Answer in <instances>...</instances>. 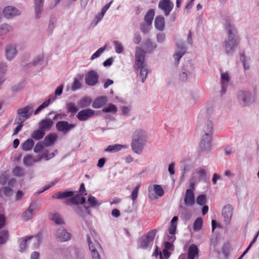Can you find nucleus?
<instances>
[{
	"instance_id": "f257e3e1",
	"label": "nucleus",
	"mask_w": 259,
	"mask_h": 259,
	"mask_svg": "<svg viewBox=\"0 0 259 259\" xmlns=\"http://www.w3.org/2000/svg\"><path fill=\"white\" fill-rule=\"evenodd\" d=\"M212 129V123L208 119L202 121L198 126L202 135V138L200 143V147L205 150H208L211 148V141Z\"/></svg>"
},
{
	"instance_id": "f03ea898",
	"label": "nucleus",
	"mask_w": 259,
	"mask_h": 259,
	"mask_svg": "<svg viewBox=\"0 0 259 259\" xmlns=\"http://www.w3.org/2000/svg\"><path fill=\"white\" fill-rule=\"evenodd\" d=\"M225 25L228 31V39L225 41L224 47L226 54L232 55L238 45L239 39L236 35V29L231 25L229 20L226 21Z\"/></svg>"
},
{
	"instance_id": "7ed1b4c3",
	"label": "nucleus",
	"mask_w": 259,
	"mask_h": 259,
	"mask_svg": "<svg viewBox=\"0 0 259 259\" xmlns=\"http://www.w3.org/2000/svg\"><path fill=\"white\" fill-rule=\"evenodd\" d=\"M157 231L154 229L149 231L146 236H142L138 241L139 247L146 249L153 243Z\"/></svg>"
},
{
	"instance_id": "20e7f679",
	"label": "nucleus",
	"mask_w": 259,
	"mask_h": 259,
	"mask_svg": "<svg viewBox=\"0 0 259 259\" xmlns=\"http://www.w3.org/2000/svg\"><path fill=\"white\" fill-rule=\"evenodd\" d=\"M87 241L89 244V249L91 252L93 259H101L99 251L102 250L101 245L97 241L92 242L89 235L87 236Z\"/></svg>"
},
{
	"instance_id": "39448f33",
	"label": "nucleus",
	"mask_w": 259,
	"mask_h": 259,
	"mask_svg": "<svg viewBox=\"0 0 259 259\" xmlns=\"http://www.w3.org/2000/svg\"><path fill=\"white\" fill-rule=\"evenodd\" d=\"M32 109V107L27 106L23 108L18 109L17 114L18 116L16 118L17 123H23V122L27 119L31 115L30 111Z\"/></svg>"
},
{
	"instance_id": "423d86ee",
	"label": "nucleus",
	"mask_w": 259,
	"mask_h": 259,
	"mask_svg": "<svg viewBox=\"0 0 259 259\" xmlns=\"http://www.w3.org/2000/svg\"><path fill=\"white\" fill-rule=\"evenodd\" d=\"M145 56V52L144 51L139 47H137L135 53V63L138 69H139L141 67L146 66L144 64Z\"/></svg>"
},
{
	"instance_id": "0eeeda50",
	"label": "nucleus",
	"mask_w": 259,
	"mask_h": 259,
	"mask_svg": "<svg viewBox=\"0 0 259 259\" xmlns=\"http://www.w3.org/2000/svg\"><path fill=\"white\" fill-rule=\"evenodd\" d=\"M75 126L74 124H70L67 121H59L57 122L56 127L58 132L64 134L68 133Z\"/></svg>"
},
{
	"instance_id": "6e6552de",
	"label": "nucleus",
	"mask_w": 259,
	"mask_h": 259,
	"mask_svg": "<svg viewBox=\"0 0 259 259\" xmlns=\"http://www.w3.org/2000/svg\"><path fill=\"white\" fill-rule=\"evenodd\" d=\"M158 7L164 12V15L167 16L169 15L174 8V4L170 0H160L158 4Z\"/></svg>"
},
{
	"instance_id": "1a4fd4ad",
	"label": "nucleus",
	"mask_w": 259,
	"mask_h": 259,
	"mask_svg": "<svg viewBox=\"0 0 259 259\" xmlns=\"http://www.w3.org/2000/svg\"><path fill=\"white\" fill-rule=\"evenodd\" d=\"M99 75L97 73L93 70L90 71L85 75V83L90 86L96 85L98 82Z\"/></svg>"
},
{
	"instance_id": "9d476101",
	"label": "nucleus",
	"mask_w": 259,
	"mask_h": 259,
	"mask_svg": "<svg viewBox=\"0 0 259 259\" xmlns=\"http://www.w3.org/2000/svg\"><path fill=\"white\" fill-rule=\"evenodd\" d=\"M141 140L140 141H137L136 139H134L132 140L131 143L133 151L138 154H140L142 152L146 143V141H144L143 139L142 138Z\"/></svg>"
},
{
	"instance_id": "9b49d317",
	"label": "nucleus",
	"mask_w": 259,
	"mask_h": 259,
	"mask_svg": "<svg viewBox=\"0 0 259 259\" xmlns=\"http://www.w3.org/2000/svg\"><path fill=\"white\" fill-rule=\"evenodd\" d=\"M85 202V198L82 196V194H78L65 200V204L70 205V204L78 205V204H83Z\"/></svg>"
},
{
	"instance_id": "f8f14e48",
	"label": "nucleus",
	"mask_w": 259,
	"mask_h": 259,
	"mask_svg": "<svg viewBox=\"0 0 259 259\" xmlns=\"http://www.w3.org/2000/svg\"><path fill=\"white\" fill-rule=\"evenodd\" d=\"M95 114V111L94 110L87 109L79 111L77 115V117L80 121H85L93 116Z\"/></svg>"
},
{
	"instance_id": "ddd939ff",
	"label": "nucleus",
	"mask_w": 259,
	"mask_h": 259,
	"mask_svg": "<svg viewBox=\"0 0 259 259\" xmlns=\"http://www.w3.org/2000/svg\"><path fill=\"white\" fill-rule=\"evenodd\" d=\"M178 220V217H174L170 222V226L169 227L168 232L169 235H168V239L170 241H172L175 239V232L177 229V222Z\"/></svg>"
},
{
	"instance_id": "4468645a",
	"label": "nucleus",
	"mask_w": 259,
	"mask_h": 259,
	"mask_svg": "<svg viewBox=\"0 0 259 259\" xmlns=\"http://www.w3.org/2000/svg\"><path fill=\"white\" fill-rule=\"evenodd\" d=\"M233 209L232 206L230 205L225 206L223 209L222 215L224 218V221L227 225L229 224L231 220Z\"/></svg>"
},
{
	"instance_id": "2eb2a0df",
	"label": "nucleus",
	"mask_w": 259,
	"mask_h": 259,
	"mask_svg": "<svg viewBox=\"0 0 259 259\" xmlns=\"http://www.w3.org/2000/svg\"><path fill=\"white\" fill-rule=\"evenodd\" d=\"M3 14L5 17L10 18L14 16L19 15L20 12L16 8L12 6H7L3 10Z\"/></svg>"
},
{
	"instance_id": "dca6fc26",
	"label": "nucleus",
	"mask_w": 259,
	"mask_h": 259,
	"mask_svg": "<svg viewBox=\"0 0 259 259\" xmlns=\"http://www.w3.org/2000/svg\"><path fill=\"white\" fill-rule=\"evenodd\" d=\"M53 125V121L50 118L43 119L38 123L39 128L44 132L50 131Z\"/></svg>"
},
{
	"instance_id": "f3484780",
	"label": "nucleus",
	"mask_w": 259,
	"mask_h": 259,
	"mask_svg": "<svg viewBox=\"0 0 259 259\" xmlns=\"http://www.w3.org/2000/svg\"><path fill=\"white\" fill-rule=\"evenodd\" d=\"M184 201L185 205L187 206H192L194 204V194L192 189H189L186 190Z\"/></svg>"
},
{
	"instance_id": "a211bd4d",
	"label": "nucleus",
	"mask_w": 259,
	"mask_h": 259,
	"mask_svg": "<svg viewBox=\"0 0 259 259\" xmlns=\"http://www.w3.org/2000/svg\"><path fill=\"white\" fill-rule=\"evenodd\" d=\"M56 236L60 241H66L70 238L71 235L63 228L61 227L56 232Z\"/></svg>"
},
{
	"instance_id": "6ab92c4d",
	"label": "nucleus",
	"mask_w": 259,
	"mask_h": 259,
	"mask_svg": "<svg viewBox=\"0 0 259 259\" xmlns=\"http://www.w3.org/2000/svg\"><path fill=\"white\" fill-rule=\"evenodd\" d=\"M186 48L182 44L177 45V51L174 55V58L176 60V66H178L179 61L186 52Z\"/></svg>"
},
{
	"instance_id": "aec40b11",
	"label": "nucleus",
	"mask_w": 259,
	"mask_h": 259,
	"mask_svg": "<svg viewBox=\"0 0 259 259\" xmlns=\"http://www.w3.org/2000/svg\"><path fill=\"white\" fill-rule=\"evenodd\" d=\"M251 95L248 91H240L238 93V99L242 101L241 103L243 106L247 105L250 102Z\"/></svg>"
},
{
	"instance_id": "412c9836",
	"label": "nucleus",
	"mask_w": 259,
	"mask_h": 259,
	"mask_svg": "<svg viewBox=\"0 0 259 259\" xmlns=\"http://www.w3.org/2000/svg\"><path fill=\"white\" fill-rule=\"evenodd\" d=\"M154 25L156 29L162 31L165 27L164 18L161 15L156 16L154 21Z\"/></svg>"
},
{
	"instance_id": "4be33fe9",
	"label": "nucleus",
	"mask_w": 259,
	"mask_h": 259,
	"mask_svg": "<svg viewBox=\"0 0 259 259\" xmlns=\"http://www.w3.org/2000/svg\"><path fill=\"white\" fill-rule=\"evenodd\" d=\"M32 238H35L37 242L38 245H39L40 242V236L39 234H37L35 236H31L25 237L24 239L22 238L23 240L20 244V251H23L25 249L27 245V241Z\"/></svg>"
},
{
	"instance_id": "5701e85b",
	"label": "nucleus",
	"mask_w": 259,
	"mask_h": 259,
	"mask_svg": "<svg viewBox=\"0 0 259 259\" xmlns=\"http://www.w3.org/2000/svg\"><path fill=\"white\" fill-rule=\"evenodd\" d=\"M143 139L144 141L147 142V136L145 132L142 130H137L133 134L132 140L136 139L137 141H140L141 139Z\"/></svg>"
},
{
	"instance_id": "b1692460",
	"label": "nucleus",
	"mask_w": 259,
	"mask_h": 259,
	"mask_svg": "<svg viewBox=\"0 0 259 259\" xmlns=\"http://www.w3.org/2000/svg\"><path fill=\"white\" fill-rule=\"evenodd\" d=\"M198 248L196 244H191L188 249V259H194L195 257L198 255Z\"/></svg>"
},
{
	"instance_id": "393cba45",
	"label": "nucleus",
	"mask_w": 259,
	"mask_h": 259,
	"mask_svg": "<svg viewBox=\"0 0 259 259\" xmlns=\"http://www.w3.org/2000/svg\"><path fill=\"white\" fill-rule=\"evenodd\" d=\"M57 139V136L56 134L52 133L47 136L44 140V144L48 147L53 144Z\"/></svg>"
},
{
	"instance_id": "a878e982",
	"label": "nucleus",
	"mask_w": 259,
	"mask_h": 259,
	"mask_svg": "<svg viewBox=\"0 0 259 259\" xmlns=\"http://www.w3.org/2000/svg\"><path fill=\"white\" fill-rule=\"evenodd\" d=\"M73 192L72 191H65V192H58L52 195V198L54 199H61L66 198L72 196Z\"/></svg>"
},
{
	"instance_id": "bb28decb",
	"label": "nucleus",
	"mask_w": 259,
	"mask_h": 259,
	"mask_svg": "<svg viewBox=\"0 0 259 259\" xmlns=\"http://www.w3.org/2000/svg\"><path fill=\"white\" fill-rule=\"evenodd\" d=\"M17 51L15 47L9 45L6 49V56L7 59L11 60L14 58L16 55Z\"/></svg>"
},
{
	"instance_id": "cd10ccee",
	"label": "nucleus",
	"mask_w": 259,
	"mask_h": 259,
	"mask_svg": "<svg viewBox=\"0 0 259 259\" xmlns=\"http://www.w3.org/2000/svg\"><path fill=\"white\" fill-rule=\"evenodd\" d=\"M155 16L154 9H150L144 17V21L147 26H151Z\"/></svg>"
},
{
	"instance_id": "c85d7f7f",
	"label": "nucleus",
	"mask_w": 259,
	"mask_h": 259,
	"mask_svg": "<svg viewBox=\"0 0 259 259\" xmlns=\"http://www.w3.org/2000/svg\"><path fill=\"white\" fill-rule=\"evenodd\" d=\"M107 102V98L105 97H101L94 100L92 106L95 109L102 107Z\"/></svg>"
},
{
	"instance_id": "c756f323",
	"label": "nucleus",
	"mask_w": 259,
	"mask_h": 259,
	"mask_svg": "<svg viewBox=\"0 0 259 259\" xmlns=\"http://www.w3.org/2000/svg\"><path fill=\"white\" fill-rule=\"evenodd\" d=\"M41 159V157L34 159L31 155H27L23 158V163L25 165L29 166L32 165L34 162L39 161Z\"/></svg>"
},
{
	"instance_id": "7c9ffc66",
	"label": "nucleus",
	"mask_w": 259,
	"mask_h": 259,
	"mask_svg": "<svg viewBox=\"0 0 259 259\" xmlns=\"http://www.w3.org/2000/svg\"><path fill=\"white\" fill-rule=\"evenodd\" d=\"M127 147L126 145H120V144H115L113 145H109L105 149V151L114 153L117 152L122 148H126Z\"/></svg>"
},
{
	"instance_id": "2f4dec72",
	"label": "nucleus",
	"mask_w": 259,
	"mask_h": 259,
	"mask_svg": "<svg viewBox=\"0 0 259 259\" xmlns=\"http://www.w3.org/2000/svg\"><path fill=\"white\" fill-rule=\"evenodd\" d=\"M44 0H35V12L36 18L40 17V14L42 10Z\"/></svg>"
},
{
	"instance_id": "473e14b6",
	"label": "nucleus",
	"mask_w": 259,
	"mask_h": 259,
	"mask_svg": "<svg viewBox=\"0 0 259 259\" xmlns=\"http://www.w3.org/2000/svg\"><path fill=\"white\" fill-rule=\"evenodd\" d=\"M230 78L227 73H221L222 91L225 93L226 90L227 84L229 82Z\"/></svg>"
},
{
	"instance_id": "72a5a7b5",
	"label": "nucleus",
	"mask_w": 259,
	"mask_h": 259,
	"mask_svg": "<svg viewBox=\"0 0 259 259\" xmlns=\"http://www.w3.org/2000/svg\"><path fill=\"white\" fill-rule=\"evenodd\" d=\"M194 69V67L191 64L190 62H188L186 66H184V70L185 71L183 72L181 75L180 77L181 79L183 81H185L187 79V73L186 72H191Z\"/></svg>"
},
{
	"instance_id": "f704fd0d",
	"label": "nucleus",
	"mask_w": 259,
	"mask_h": 259,
	"mask_svg": "<svg viewBox=\"0 0 259 259\" xmlns=\"http://www.w3.org/2000/svg\"><path fill=\"white\" fill-rule=\"evenodd\" d=\"M33 208H32L31 204L28 208L26 209L22 214V218L24 221H28L32 218V212Z\"/></svg>"
},
{
	"instance_id": "c9c22d12",
	"label": "nucleus",
	"mask_w": 259,
	"mask_h": 259,
	"mask_svg": "<svg viewBox=\"0 0 259 259\" xmlns=\"http://www.w3.org/2000/svg\"><path fill=\"white\" fill-rule=\"evenodd\" d=\"M34 143L32 139H28L21 144V147L23 151H27L31 150L34 146Z\"/></svg>"
},
{
	"instance_id": "e433bc0d",
	"label": "nucleus",
	"mask_w": 259,
	"mask_h": 259,
	"mask_svg": "<svg viewBox=\"0 0 259 259\" xmlns=\"http://www.w3.org/2000/svg\"><path fill=\"white\" fill-rule=\"evenodd\" d=\"M45 135V132L39 128V130L34 131L31 134V137L32 139L35 140H39L43 138Z\"/></svg>"
},
{
	"instance_id": "4c0bfd02",
	"label": "nucleus",
	"mask_w": 259,
	"mask_h": 259,
	"mask_svg": "<svg viewBox=\"0 0 259 259\" xmlns=\"http://www.w3.org/2000/svg\"><path fill=\"white\" fill-rule=\"evenodd\" d=\"M117 111V109L116 105L111 103L108 104L107 106L104 107L102 109V111L105 113H115Z\"/></svg>"
},
{
	"instance_id": "58836bf2",
	"label": "nucleus",
	"mask_w": 259,
	"mask_h": 259,
	"mask_svg": "<svg viewBox=\"0 0 259 259\" xmlns=\"http://www.w3.org/2000/svg\"><path fill=\"white\" fill-rule=\"evenodd\" d=\"M12 174L16 177H22L24 175V170L20 166H16L12 170Z\"/></svg>"
},
{
	"instance_id": "ea45409f",
	"label": "nucleus",
	"mask_w": 259,
	"mask_h": 259,
	"mask_svg": "<svg viewBox=\"0 0 259 259\" xmlns=\"http://www.w3.org/2000/svg\"><path fill=\"white\" fill-rule=\"evenodd\" d=\"M9 237V232L7 230H3L0 231V244L5 243Z\"/></svg>"
},
{
	"instance_id": "a19ab883",
	"label": "nucleus",
	"mask_w": 259,
	"mask_h": 259,
	"mask_svg": "<svg viewBox=\"0 0 259 259\" xmlns=\"http://www.w3.org/2000/svg\"><path fill=\"white\" fill-rule=\"evenodd\" d=\"M92 102L91 98L84 97L82 98L79 102V105L81 108H85L89 106Z\"/></svg>"
},
{
	"instance_id": "79ce46f5",
	"label": "nucleus",
	"mask_w": 259,
	"mask_h": 259,
	"mask_svg": "<svg viewBox=\"0 0 259 259\" xmlns=\"http://www.w3.org/2000/svg\"><path fill=\"white\" fill-rule=\"evenodd\" d=\"M51 99L49 98L48 100L44 102L34 111V114L35 115L37 114L41 110L48 107L50 104Z\"/></svg>"
},
{
	"instance_id": "37998d69",
	"label": "nucleus",
	"mask_w": 259,
	"mask_h": 259,
	"mask_svg": "<svg viewBox=\"0 0 259 259\" xmlns=\"http://www.w3.org/2000/svg\"><path fill=\"white\" fill-rule=\"evenodd\" d=\"M12 27L7 24H4L0 26V35L6 34L11 31H12Z\"/></svg>"
},
{
	"instance_id": "c03bdc74",
	"label": "nucleus",
	"mask_w": 259,
	"mask_h": 259,
	"mask_svg": "<svg viewBox=\"0 0 259 259\" xmlns=\"http://www.w3.org/2000/svg\"><path fill=\"white\" fill-rule=\"evenodd\" d=\"M203 220L201 218H198L194 223L193 229L195 231L200 230L202 226Z\"/></svg>"
},
{
	"instance_id": "a18cd8bd",
	"label": "nucleus",
	"mask_w": 259,
	"mask_h": 259,
	"mask_svg": "<svg viewBox=\"0 0 259 259\" xmlns=\"http://www.w3.org/2000/svg\"><path fill=\"white\" fill-rule=\"evenodd\" d=\"M51 219L57 224H61L63 223V221L61 218L60 215L57 213H52L50 215Z\"/></svg>"
},
{
	"instance_id": "49530a36",
	"label": "nucleus",
	"mask_w": 259,
	"mask_h": 259,
	"mask_svg": "<svg viewBox=\"0 0 259 259\" xmlns=\"http://www.w3.org/2000/svg\"><path fill=\"white\" fill-rule=\"evenodd\" d=\"M140 69H141L140 75L142 78V82H144L146 79L148 70L146 66L141 67Z\"/></svg>"
},
{
	"instance_id": "de8ad7c7",
	"label": "nucleus",
	"mask_w": 259,
	"mask_h": 259,
	"mask_svg": "<svg viewBox=\"0 0 259 259\" xmlns=\"http://www.w3.org/2000/svg\"><path fill=\"white\" fill-rule=\"evenodd\" d=\"M66 107L68 111L73 114L76 113L78 110V109L76 105L71 102L68 103Z\"/></svg>"
},
{
	"instance_id": "09e8293b",
	"label": "nucleus",
	"mask_w": 259,
	"mask_h": 259,
	"mask_svg": "<svg viewBox=\"0 0 259 259\" xmlns=\"http://www.w3.org/2000/svg\"><path fill=\"white\" fill-rule=\"evenodd\" d=\"M154 190L158 196L161 197L164 194V191L160 185H153Z\"/></svg>"
},
{
	"instance_id": "8fccbe9b",
	"label": "nucleus",
	"mask_w": 259,
	"mask_h": 259,
	"mask_svg": "<svg viewBox=\"0 0 259 259\" xmlns=\"http://www.w3.org/2000/svg\"><path fill=\"white\" fill-rule=\"evenodd\" d=\"M13 190L8 187H4L0 189V193L9 196L12 194Z\"/></svg>"
},
{
	"instance_id": "3c124183",
	"label": "nucleus",
	"mask_w": 259,
	"mask_h": 259,
	"mask_svg": "<svg viewBox=\"0 0 259 259\" xmlns=\"http://www.w3.org/2000/svg\"><path fill=\"white\" fill-rule=\"evenodd\" d=\"M7 66L4 64H0V85L4 82V75L6 71Z\"/></svg>"
},
{
	"instance_id": "603ef678",
	"label": "nucleus",
	"mask_w": 259,
	"mask_h": 259,
	"mask_svg": "<svg viewBox=\"0 0 259 259\" xmlns=\"http://www.w3.org/2000/svg\"><path fill=\"white\" fill-rule=\"evenodd\" d=\"M140 184H138L133 190L132 191V194L131 195V199L134 202L138 197V192L139 189L140 188Z\"/></svg>"
},
{
	"instance_id": "864d4df0",
	"label": "nucleus",
	"mask_w": 259,
	"mask_h": 259,
	"mask_svg": "<svg viewBox=\"0 0 259 259\" xmlns=\"http://www.w3.org/2000/svg\"><path fill=\"white\" fill-rule=\"evenodd\" d=\"M196 202L200 205H204L206 202L205 195H201L198 196L196 198Z\"/></svg>"
},
{
	"instance_id": "5fc2aeb1",
	"label": "nucleus",
	"mask_w": 259,
	"mask_h": 259,
	"mask_svg": "<svg viewBox=\"0 0 259 259\" xmlns=\"http://www.w3.org/2000/svg\"><path fill=\"white\" fill-rule=\"evenodd\" d=\"M113 44L115 45V50L118 54L121 53L123 51V47L120 43L117 41H114Z\"/></svg>"
},
{
	"instance_id": "6e6d98bb",
	"label": "nucleus",
	"mask_w": 259,
	"mask_h": 259,
	"mask_svg": "<svg viewBox=\"0 0 259 259\" xmlns=\"http://www.w3.org/2000/svg\"><path fill=\"white\" fill-rule=\"evenodd\" d=\"M44 146H45L44 142H39L37 143L34 148V152L35 153L39 152L44 148Z\"/></svg>"
},
{
	"instance_id": "4d7b16f0",
	"label": "nucleus",
	"mask_w": 259,
	"mask_h": 259,
	"mask_svg": "<svg viewBox=\"0 0 259 259\" xmlns=\"http://www.w3.org/2000/svg\"><path fill=\"white\" fill-rule=\"evenodd\" d=\"M63 85H59L55 91V96L52 97V100L54 101L56 99V96H60L62 94L63 92Z\"/></svg>"
},
{
	"instance_id": "13d9d810",
	"label": "nucleus",
	"mask_w": 259,
	"mask_h": 259,
	"mask_svg": "<svg viewBox=\"0 0 259 259\" xmlns=\"http://www.w3.org/2000/svg\"><path fill=\"white\" fill-rule=\"evenodd\" d=\"M80 87L81 83L80 81L77 79H75L71 87L72 90L73 91H75L76 90L79 89Z\"/></svg>"
},
{
	"instance_id": "bf43d9fd",
	"label": "nucleus",
	"mask_w": 259,
	"mask_h": 259,
	"mask_svg": "<svg viewBox=\"0 0 259 259\" xmlns=\"http://www.w3.org/2000/svg\"><path fill=\"white\" fill-rule=\"evenodd\" d=\"M105 50V48H101L99 49L91 57V59L92 60L95 59V58L100 56V55Z\"/></svg>"
},
{
	"instance_id": "052dcab7",
	"label": "nucleus",
	"mask_w": 259,
	"mask_h": 259,
	"mask_svg": "<svg viewBox=\"0 0 259 259\" xmlns=\"http://www.w3.org/2000/svg\"><path fill=\"white\" fill-rule=\"evenodd\" d=\"M88 201L92 206H94L97 204L96 199L94 196H90Z\"/></svg>"
},
{
	"instance_id": "680f3d73",
	"label": "nucleus",
	"mask_w": 259,
	"mask_h": 259,
	"mask_svg": "<svg viewBox=\"0 0 259 259\" xmlns=\"http://www.w3.org/2000/svg\"><path fill=\"white\" fill-rule=\"evenodd\" d=\"M55 156L54 153H49L48 151H45L42 155V156L44 157L46 160H49L52 158H53Z\"/></svg>"
},
{
	"instance_id": "e2e57ef3",
	"label": "nucleus",
	"mask_w": 259,
	"mask_h": 259,
	"mask_svg": "<svg viewBox=\"0 0 259 259\" xmlns=\"http://www.w3.org/2000/svg\"><path fill=\"white\" fill-rule=\"evenodd\" d=\"M74 209L78 214L82 217H84V215L83 213V210L80 207L76 206L74 207Z\"/></svg>"
},
{
	"instance_id": "0e129e2a",
	"label": "nucleus",
	"mask_w": 259,
	"mask_h": 259,
	"mask_svg": "<svg viewBox=\"0 0 259 259\" xmlns=\"http://www.w3.org/2000/svg\"><path fill=\"white\" fill-rule=\"evenodd\" d=\"M19 124L14 130L13 135H17L22 129L23 126V123H18Z\"/></svg>"
},
{
	"instance_id": "69168bd1",
	"label": "nucleus",
	"mask_w": 259,
	"mask_h": 259,
	"mask_svg": "<svg viewBox=\"0 0 259 259\" xmlns=\"http://www.w3.org/2000/svg\"><path fill=\"white\" fill-rule=\"evenodd\" d=\"M165 39V34L163 33H158L157 35V40L159 42H162Z\"/></svg>"
},
{
	"instance_id": "338daca9",
	"label": "nucleus",
	"mask_w": 259,
	"mask_h": 259,
	"mask_svg": "<svg viewBox=\"0 0 259 259\" xmlns=\"http://www.w3.org/2000/svg\"><path fill=\"white\" fill-rule=\"evenodd\" d=\"M6 223V219L3 214H0V229H1Z\"/></svg>"
},
{
	"instance_id": "774afa93",
	"label": "nucleus",
	"mask_w": 259,
	"mask_h": 259,
	"mask_svg": "<svg viewBox=\"0 0 259 259\" xmlns=\"http://www.w3.org/2000/svg\"><path fill=\"white\" fill-rule=\"evenodd\" d=\"M106 158H100L99 161H98V163L97 164V166L101 168V167H102L105 163V162H106Z\"/></svg>"
}]
</instances>
